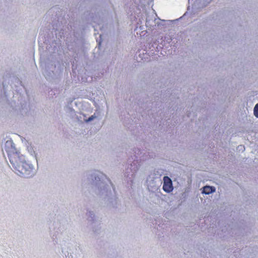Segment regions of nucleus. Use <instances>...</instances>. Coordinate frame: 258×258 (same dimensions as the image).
Masks as SVG:
<instances>
[{"mask_svg": "<svg viewBox=\"0 0 258 258\" xmlns=\"http://www.w3.org/2000/svg\"><path fill=\"white\" fill-rule=\"evenodd\" d=\"M253 113L254 116L258 118V103L255 105L253 108Z\"/></svg>", "mask_w": 258, "mask_h": 258, "instance_id": "nucleus-6", "label": "nucleus"}, {"mask_svg": "<svg viewBox=\"0 0 258 258\" xmlns=\"http://www.w3.org/2000/svg\"><path fill=\"white\" fill-rule=\"evenodd\" d=\"M11 164L16 173L24 177H32L36 172L34 165L26 162L23 155L20 157H12Z\"/></svg>", "mask_w": 258, "mask_h": 258, "instance_id": "nucleus-1", "label": "nucleus"}, {"mask_svg": "<svg viewBox=\"0 0 258 258\" xmlns=\"http://www.w3.org/2000/svg\"><path fill=\"white\" fill-rule=\"evenodd\" d=\"M25 144L27 152L34 159V160H36V162H37V159L36 156L37 154L36 153V152L34 149L32 144L27 141H26Z\"/></svg>", "mask_w": 258, "mask_h": 258, "instance_id": "nucleus-4", "label": "nucleus"}, {"mask_svg": "<svg viewBox=\"0 0 258 258\" xmlns=\"http://www.w3.org/2000/svg\"><path fill=\"white\" fill-rule=\"evenodd\" d=\"M164 184L163 186V190L167 192H169L173 189L172 181L171 179L167 176H164L163 178Z\"/></svg>", "mask_w": 258, "mask_h": 258, "instance_id": "nucleus-3", "label": "nucleus"}, {"mask_svg": "<svg viewBox=\"0 0 258 258\" xmlns=\"http://www.w3.org/2000/svg\"><path fill=\"white\" fill-rule=\"evenodd\" d=\"M4 149L7 153L11 163L12 157H20L22 156L20 154L19 150L12 140L6 141Z\"/></svg>", "mask_w": 258, "mask_h": 258, "instance_id": "nucleus-2", "label": "nucleus"}, {"mask_svg": "<svg viewBox=\"0 0 258 258\" xmlns=\"http://www.w3.org/2000/svg\"><path fill=\"white\" fill-rule=\"evenodd\" d=\"M89 175H90L91 176V177H92V178L94 177L95 178V180H97V178H99L98 177H96V174H95V173H91V174H89Z\"/></svg>", "mask_w": 258, "mask_h": 258, "instance_id": "nucleus-8", "label": "nucleus"}, {"mask_svg": "<svg viewBox=\"0 0 258 258\" xmlns=\"http://www.w3.org/2000/svg\"><path fill=\"white\" fill-rule=\"evenodd\" d=\"M96 118V116L95 115V114H94L93 115H92L90 117H89L87 119L85 120V121L86 122H88L92 121Z\"/></svg>", "mask_w": 258, "mask_h": 258, "instance_id": "nucleus-7", "label": "nucleus"}, {"mask_svg": "<svg viewBox=\"0 0 258 258\" xmlns=\"http://www.w3.org/2000/svg\"><path fill=\"white\" fill-rule=\"evenodd\" d=\"M202 193L206 195H209L212 194L216 191V188L214 186H211L206 185L204 186L203 188Z\"/></svg>", "mask_w": 258, "mask_h": 258, "instance_id": "nucleus-5", "label": "nucleus"}]
</instances>
